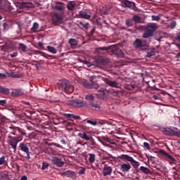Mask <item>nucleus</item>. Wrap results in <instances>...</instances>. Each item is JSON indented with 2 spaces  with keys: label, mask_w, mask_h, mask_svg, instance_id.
Returning <instances> with one entry per match:
<instances>
[{
  "label": "nucleus",
  "mask_w": 180,
  "mask_h": 180,
  "mask_svg": "<svg viewBox=\"0 0 180 180\" xmlns=\"http://www.w3.org/2000/svg\"><path fill=\"white\" fill-rule=\"evenodd\" d=\"M98 98H103L105 96V89H101L98 94H96Z\"/></svg>",
  "instance_id": "obj_34"
},
{
  "label": "nucleus",
  "mask_w": 180,
  "mask_h": 180,
  "mask_svg": "<svg viewBox=\"0 0 180 180\" xmlns=\"http://www.w3.org/2000/svg\"><path fill=\"white\" fill-rule=\"evenodd\" d=\"M77 82L83 85L84 88H87V89H99V84L95 82H91L89 83L88 81L85 79H79Z\"/></svg>",
  "instance_id": "obj_2"
},
{
  "label": "nucleus",
  "mask_w": 180,
  "mask_h": 180,
  "mask_svg": "<svg viewBox=\"0 0 180 180\" xmlns=\"http://www.w3.org/2000/svg\"><path fill=\"white\" fill-rule=\"evenodd\" d=\"M78 137H79L80 139H82V140H85L86 141H88L91 136L86 134V132L83 131L82 133L78 134Z\"/></svg>",
  "instance_id": "obj_20"
},
{
  "label": "nucleus",
  "mask_w": 180,
  "mask_h": 180,
  "mask_svg": "<svg viewBox=\"0 0 180 180\" xmlns=\"http://www.w3.org/2000/svg\"><path fill=\"white\" fill-rule=\"evenodd\" d=\"M162 133L165 136H176V131L168 127L163 129Z\"/></svg>",
  "instance_id": "obj_11"
},
{
  "label": "nucleus",
  "mask_w": 180,
  "mask_h": 180,
  "mask_svg": "<svg viewBox=\"0 0 180 180\" xmlns=\"http://www.w3.org/2000/svg\"><path fill=\"white\" fill-rule=\"evenodd\" d=\"M18 50H20L23 53L27 51V46L25 44L20 43L18 44Z\"/></svg>",
  "instance_id": "obj_28"
},
{
  "label": "nucleus",
  "mask_w": 180,
  "mask_h": 180,
  "mask_svg": "<svg viewBox=\"0 0 180 180\" xmlns=\"http://www.w3.org/2000/svg\"><path fill=\"white\" fill-rule=\"evenodd\" d=\"M89 162H91V164L95 162V157H96L95 154L89 153Z\"/></svg>",
  "instance_id": "obj_38"
},
{
  "label": "nucleus",
  "mask_w": 180,
  "mask_h": 180,
  "mask_svg": "<svg viewBox=\"0 0 180 180\" xmlns=\"http://www.w3.org/2000/svg\"><path fill=\"white\" fill-rule=\"evenodd\" d=\"M159 153L160 154H162V155H165V157H166V158H167L168 161H169V162H175V161H176V160H175V158L174 157H172L171 155H169V153L165 152V150L160 149L159 150Z\"/></svg>",
  "instance_id": "obj_9"
},
{
  "label": "nucleus",
  "mask_w": 180,
  "mask_h": 180,
  "mask_svg": "<svg viewBox=\"0 0 180 180\" xmlns=\"http://www.w3.org/2000/svg\"><path fill=\"white\" fill-rule=\"evenodd\" d=\"M58 123H62L63 124H68V123H67V120H64L63 118H58Z\"/></svg>",
  "instance_id": "obj_49"
},
{
  "label": "nucleus",
  "mask_w": 180,
  "mask_h": 180,
  "mask_svg": "<svg viewBox=\"0 0 180 180\" xmlns=\"http://www.w3.org/2000/svg\"><path fill=\"white\" fill-rule=\"evenodd\" d=\"M161 19V17L158 15H152V20H160Z\"/></svg>",
  "instance_id": "obj_51"
},
{
  "label": "nucleus",
  "mask_w": 180,
  "mask_h": 180,
  "mask_svg": "<svg viewBox=\"0 0 180 180\" xmlns=\"http://www.w3.org/2000/svg\"><path fill=\"white\" fill-rule=\"evenodd\" d=\"M87 123L91 124L92 126H96V124H98V122L96 121H92L91 120H88Z\"/></svg>",
  "instance_id": "obj_50"
},
{
  "label": "nucleus",
  "mask_w": 180,
  "mask_h": 180,
  "mask_svg": "<svg viewBox=\"0 0 180 180\" xmlns=\"http://www.w3.org/2000/svg\"><path fill=\"white\" fill-rule=\"evenodd\" d=\"M131 168V165H130V164L124 163L121 165L120 169L121 171H122V172H129Z\"/></svg>",
  "instance_id": "obj_18"
},
{
  "label": "nucleus",
  "mask_w": 180,
  "mask_h": 180,
  "mask_svg": "<svg viewBox=\"0 0 180 180\" xmlns=\"http://www.w3.org/2000/svg\"><path fill=\"white\" fill-rule=\"evenodd\" d=\"M131 165H133L134 168H138V167L140 165L139 162L136 161L135 160L132 161Z\"/></svg>",
  "instance_id": "obj_47"
},
{
  "label": "nucleus",
  "mask_w": 180,
  "mask_h": 180,
  "mask_svg": "<svg viewBox=\"0 0 180 180\" xmlns=\"http://www.w3.org/2000/svg\"><path fill=\"white\" fill-rule=\"evenodd\" d=\"M15 140H16L17 143H20V141H22V140H23V136L18 135V136L15 137Z\"/></svg>",
  "instance_id": "obj_48"
},
{
  "label": "nucleus",
  "mask_w": 180,
  "mask_h": 180,
  "mask_svg": "<svg viewBox=\"0 0 180 180\" xmlns=\"http://www.w3.org/2000/svg\"><path fill=\"white\" fill-rule=\"evenodd\" d=\"M52 22L56 26H58V25L63 23V17L57 13H53L52 15Z\"/></svg>",
  "instance_id": "obj_8"
},
{
  "label": "nucleus",
  "mask_w": 180,
  "mask_h": 180,
  "mask_svg": "<svg viewBox=\"0 0 180 180\" xmlns=\"http://www.w3.org/2000/svg\"><path fill=\"white\" fill-rule=\"evenodd\" d=\"M1 177L3 180H11V179L9 178V174H8V173H1Z\"/></svg>",
  "instance_id": "obj_42"
},
{
  "label": "nucleus",
  "mask_w": 180,
  "mask_h": 180,
  "mask_svg": "<svg viewBox=\"0 0 180 180\" xmlns=\"http://www.w3.org/2000/svg\"><path fill=\"white\" fill-rule=\"evenodd\" d=\"M146 29H151L150 30L151 32H153V33H154V32H155V30H157L158 29V26L157 25L156 23L149 22L146 25Z\"/></svg>",
  "instance_id": "obj_19"
},
{
  "label": "nucleus",
  "mask_w": 180,
  "mask_h": 180,
  "mask_svg": "<svg viewBox=\"0 0 180 180\" xmlns=\"http://www.w3.org/2000/svg\"><path fill=\"white\" fill-rule=\"evenodd\" d=\"M6 78V75L0 73V79H5Z\"/></svg>",
  "instance_id": "obj_63"
},
{
  "label": "nucleus",
  "mask_w": 180,
  "mask_h": 180,
  "mask_svg": "<svg viewBox=\"0 0 180 180\" xmlns=\"http://www.w3.org/2000/svg\"><path fill=\"white\" fill-rule=\"evenodd\" d=\"M10 56L12 58L18 57V51L13 52V53L10 54Z\"/></svg>",
  "instance_id": "obj_58"
},
{
  "label": "nucleus",
  "mask_w": 180,
  "mask_h": 180,
  "mask_svg": "<svg viewBox=\"0 0 180 180\" xmlns=\"http://www.w3.org/2000/svg\"><path fill=\"white\" fill-rule=\"evenodd\" d=\"M38 53H39V54H41V56H43V57H45V58H48V59H49V58H53V56L49 55V54H47V53H44V52H43V51H39Z\"/></svg>",
  "instance_id": "obj_41"
},
{
  "label": "nucleus",
  "mask_w": 180,
  "mask_h": 180,
  "mask_svg": "<svg viewBox=\"0 0 180 180\" xmlns=\"http://www.w3.org/2000/svg\"><path fill=\"white\" fill-rule=\"evenodd\" d=\"M62 88L66 94H72V92H74V86L68 82H65Z\"/></svg>",
  "instance_id": "obj_6"
},
{
  "label": "nucleus",
  "mask_w": 180,
  "mask_h": 180,
  "mask_svg": "<svg viewBox=\"0 0 180 180\" xmlns=\"http://www.w3.org/2000/svg\"><path fill=\"white\" fill-rule=\"evenodd\" d=\"M123 5L125 8H129V9H132V11H135L137 12L139 11V8L136 7V3L133 1H130L129 0H125L123 2Z\"/></svg>",
  "instance_id": "obj_7"
},
{
  "label": "nucleus",
  "mask_w": 180,
  "mask_h": 180,
  "mask_svg": "<svg viewBox=\"0 0 180 180\" xmlns=\"http://www.w3.org/2000/svg\"><path fill=\"white\" fill-rule=\"evenodd\" d=\"M19 148H20L21 151H23V153H29V147H27V145L25 143H20Z\"/></svg>",
  "instance_id": "obj_25"
},
{
  "label": "nucleus",
  "mask_w": 180,
  "mask_h": 180,
  "mask_svg": "<svg viewBox=\"0 0 180 180\" xmlns=\"http://www.w3.org/2000/svg\"><path fill=\"white\" fill-rule=\"evenodd\" d=\"M15 129L18 130V131L20 133V136H26V131H25V129L19 127H15Z\"/></svg>",
  "instance_id": "obj_40"
},
{
  "label": "nucleus",
  "mask_w": 180,
  "mask_h": 180,
  "mask_svg": "<svg viewBox=\"0 0 180 180\" xmlns=\"http://www.w3.org/2000/svg\"><path fill=\"white\" fill-rule=\"evenodd\" d=\"M112 53L118 57H124V53H123V51H121L120 49H115L112 50Z\"/></svg>",
  "instance_id": "obj_24"
},
{
  "label": "nucleus",
  "mask_w": 180,
  "mask_h": 180,
  "mask_svg": "<svg viewBox=\"0 0 180 180\" xmlns=\"http://www.w3.org/2000/svg\"><path fill=\"white\" fill-rule=\"evenodd\" d=\"M49 167V163L44 162L42 164L41 169H46Z\"/></svg>",
  "instance_id": "obj_56"
},
{
  "label": "nucleus",
  "mask_w": 180,
  "mask_h": 180,
  "mask_svg": "<svg viewBox=\"0 0 180 180\" xmlns=\"http://www.w3.org/2000/svg\"><path fill=\"white\" fill-rule=\"evenodd\" d=\"M68 105L73 106V108H82L84 102L79 99L70 100L68 101Z\"/></svg>",
  "instance_id": "obj_4"
},
{
  "label": "nucleus",
  "mask_w": 180,
  "mask_h": 180,
  "mask_svg": "<svg viewBox=\"0 0 180 180\" xmlns=\"http://www.w3.org/2000/svg\"><path fill=\"white\" fill-rule=\"evenodd\" d=\"M3 28L4 30H8V29H9V24L4 22L3 24Z\"/></svg>",
  "instance_id": "obj_54"
},
{
  "label": "nucleus",
  "mask_w": 180,
  "mask_h": 180,
  "mask_svg": "<svg viewBox=\"0 0 180 180\" xmlns=\"http://www.w3.org/2000/svg\"><path fill=\"white\" fill-rule=\"evenodd\" d=\"M35 63H37L36 64H34V67L37 68V70H39V68H40L41 65L39 63V61H35Z\"/></svg>",
  "instance_id": "obj_59"
},
{
  "label": "nucleus",
  "mask_w": 180,
  "mask_h": 180,
  "mask_svg": "<svg viewBox=\"0 0 180 180\" xmlns=\"http://www.w3.org/2000/svg\"><path fill=\"white\" fill-rule=\"evenodd\" d=\"M76 17L80 19H91V15L88 14L86 11H79V13L76 15Z\"/></svg>",
  "instance_id": "obj_12"
},
{
  "label": "nucleus",
  "mask_w": 180,
  "mask_h": 180,
  "mask_svg": "<svg viewBox=\"0 0 180 180\" xmlns=\"http://www.w3.org/2000/svg\"><path fill=\"white\" fill-rule=\"evenodd\" d=\"M79 174H80V175H84V174H85V169H80Z\"/></svg>",
  "instance_id": "obj_64"
},
{
  "label": "nucleus",
  "mask_w": 180,
  "mask_h": 180,
  "mask_svg": "<svg viewBox=\"0 0 180 180\" xmlns=\"http://www.w3.org/2000/svg\"><path fill=\"white\" fill-rule=\"evenodd\" d=\"M132 20L135 22V23H141V17L138 15H135L133 16Z\"/></svg>",
  "instance_id": "obj_30"
},
{
  "label": "nucleus",
  "mask_w": 180,
  "mask_h": 180,
  "mask_svg": "<svg viewBox=\"0 0 180 180\" xmlns=\"http://www.w3.org/2000/svg\"><path fill=\"white\" fill-rule=\"evenodd\" d=\"M25 93L22 91V89H14L11 92V95L13 96H22Z\"/></svg>",
  "instance_id": "obj_22"
},
{
  "label": "nucleus",
  "mask_w": 180,
  "mask_h": 180,
  "mask_svg": "<svg viewBox=\"0 0 180 180\" xmlns=\"http://www.w3.org/2000/svg\"><path fill=\"white\" fill-rule=\"evenodd\" d=\"M119 158H120V160H126L127 161H129V162L134 161V159H133L131 156H129V155H121L119 156Z\"/></svg>",
  "instance_id": "obj_23"
},
{
  "label": "nucleus",
  "mask_w": 180,
  "mask_h": 180,
  "mask_svg": "<svg viewBox=\"0 0 180 180\" xmlns=\"http://www.w3.org/2000/svg\"><path fill=\"white\" fill-rule=\"evenodd\" d=\"M88 141L90 142L91 146H96V142H95V139H94V137L91 136L89 137V139H88Z\"/></svg>",
  "instance_id": "obj_45"
},
{
  "label": "nucleus",
  "mask_w": 180,
  "mask_h": 180,
  "mask_svg": "<svg viewBox=\"0 0 180 180\" xmlns=\"http://www.w3.org/2000/svg\"><path fill=\"white\" fill-rule=\"evenodd\" d=\"M6 163V160H5V156H1L0 158V165H4Z\"/></svg>",
  "instance_id": "obj_46"
},
{
  "label": "nucleus",
  "mask_w": 180,
  "mask_h": 180,
  "mask_svg": "<svg viewBox=\"0 0 180 180\" xmlns=\"http://www.w3.org/2000/svg\"><path fill=\"white\" fill-rule=\"evenodd\" d=\"M68 43L71 47H75V46H78V41L74 38H70Z\"/></svg>",
  "instance_id": "obj_29"
},
{
  "label": "nucleus",
  "mask_w": 180,
  "mask_h": 180,
  "mask_svg": "<svg viewBox=\"0 0 180 180\" xmlns=\"http://www.w3.org/2000/svg\"><path fill=\"white\" fill-rule=\"evenodd\" d=\"M0 94H4V95H9V94H11V91L8 88L0 86Z\"/></svg>",
  "instance_id": "obj_26"
},
{
  "label": "nucleus",
  "mask_w": 180,
  "mask_h": 180,
  "mask_svg": "<svg viewBox=\"0 0 180 180\" xmlns=\"http://www.w3.org/2000/svg\"><path fill=\"white\" fill-rule=\"evenodd\" d=\"M98 141H100V143H101L102 144L103 143V141H102V140H104V141H109V138L106 137V136H102L101 139V137H97Z\"/></svg>",
  "instance_id": "obj_43"
},
{
  "label": "nucleus",
  "mask_w": 180,
  "mask_h": 180,
  "mask_svg": "<svg viewBox=\"0 0 180 180\" xmlns=\"http://www.w3.org/2000/svg\"><path fill=\"white\" fill-rule=\"evenodd\" d=\"M55 8L56 9V11H63L64 9V6L62 3L58 2L56 3Z\"/></svg>",
  "instance_id": "obj_33"
},
{
  "label": "nucleus",
  "mask_w": 180,
  "mask_h": 180,
  "mask_svg": "<svg viewBox=\"0 0 180 180\" xmlns=\"http://www.w3.org/2000/svg\"><path fill=\"white\" fill-rule=\"evenodd\" d=\"M84 64H85L88 68L92 67V63H90V62H88V61H86V60H85V61L84 62Z\"/></svg>",
  "instance_id": "obj_57"
},
{
  "label": "nucleus",
  "mask_w": 180,
  "mask_h": 180,
  "mask_svg": "<svg viewBox=\"0 0 180 180\" xmlns=\"http://www.w3.org/2000/svg\"><path fill=\"white\" fill-rule=\"evenodd\" d=\"M153 56H155V49H152L150 51H148L147 54H146V57H148V58L153 57Z\"/></svg>",
  "instance_id": "obj_36"
},
{
  "label": "nucleus",
  "mask_w": 180,
  "mask_h": 180,
  "mask_svg": "<svg viewBox=\"0 0 180 180\" xmlns=\"http://www.w3.org/2000/svg\"><path fill=\"white\" fill-rule=\"evenodd\" d=\"M63 116L68 119H74V120H81V117L79 115H75L74 114L63 113Z\"/></svg>",
  "instance_id": "obj_17"
},
{
  "label": "nucleus",
  "mask_w": 180,
  "mask_h": 180,
  "mask_svg": "<svg viewBox=\"0 0 180 180\" xmlns=\"http://www.w3.org/2000/svg\"><path fill=\"white\" fill-rule=\"evenodd\" d=\"M104 82L106 85H108V86H112V88H119V84L117 82L112 81L108 78L104 79Z\"/></svg>",
  "instance_id": "obj_13"
},
{
  "label": "nucleus",
  "mask_w": 180,
  "mask_h": 180,
  "mask_svg": "<svg viewBox=\"0 0 180 180\" xmlns=\"http://www.w3.org/2000/svg\"><path fill=\"white\" fill-rule=\"evenodd\" d=\"M143 147H145V148L148 149V150H150L151 148H150V143H147V142H144L143 143Z\"/></svg>",
  "instance_id": "obj_53"
},
{
  "label": "nucleus",
  "mask_w": 180,
  "mask_h": 180,
  "mask_svg": "<svg viewBox=\"0 0 180 180\" xmlns=\"http://www.w3.org/2000/svg\"><path fill=\"white\" fill-rule=\"evenodd\" d=\"M85 99L89 102V108H91L93 110H101V104L99 103V101L95 100L94 95L88 94L86 96Z\"/></svg>",
  "instance_id": "obj_1"
},
{
  "label": "nucleus",
  "mask_w": 180,
  "mask_h": 180,
  "mask_svg": "<svg viewBox=\"0 0 180 180\" xmlns=\"http://www.w3.org/2000/svg\"><path fill=\"white\" fill-rule=\"evenodd\" d=\"M37 29H39V23L34 22L32 27L31 28V32H32V33H36V32H37Z\"/></svg>",
  "instance_id": "obj_32"
},
{
  "label": "nucleus",
  "mask_w": 180,
  "mask_h": 180,
  "mask_svg": "<svg viewBox=\"0 0 180 180\" xmlns=\"http://www.w3.org/2000/svg\"><path fill=\"white\" fill-rule=\"evenodd\" d=\"M112 167L105 165L103 170V176H108V175H110L112 174Z\"/></svg>",
  "instance_id": "obj_16"
},
{
  "label": "nucleus",
  "mask_w": 180,
  "mask_h": 180,
  "mask_svg": "<svg viewBox=\"0 0 180 180\" xmlns=\"http://www.w3.org/2000/svg\"><path fill=\"white\" fill-rule=\"evenodd\" d=\"M8 143L12 147L14 151H16V148H18V141H16V136L8 135Z\"/></svg>",
  "instance_id": "obj_5"
},
{
  "label": "nucleus",
  "mask_w": 180,
  "mask_h": 180,
  "mask_svg": "<svg viewBox=\"0 0 180 180\" xmlns=\"http://www.w3.org/2000/svg\"><path fill=\"white\" fill-rule=\"evenodd\" d=\"M5 5L6 6L3 7L2 9L6 12H9V11H11V6L9 5V3H6Z\"/></svg>",
  "instance_id": "obj_44"
},
{
  "label": "nucleus",
  "mask_w": 180,
  "mask_h": 180,
  "mask_svg": "<svg viewBox=\"0 0 180 180\" xmlns=\"http://www.w3.org/2000/svg\"><path fill=\"white\" fill-rule=\"evenodd\" d=\"M46 49L48 51L52 53V54H57V49H56V48H54L53 46H47Z\"/></svg>",
  "instance_id": "obj_31"
},
{
  "label": "nucleus",
  "mask_w": 180,
  "mask_h": 180,
  "mask_svg": "<svg viewBox=\"0 0 180 180\" xmlns=\"http://www.w3.org/2000/svg\"><path fill=\"white\" fill-rule=\"evenodd\" d=\"M126 25L127 27H131L134 25V22H133V20L131 19H128L125 22Z\"/></svg>",
  "instance_id": "obj_39"
},
{
  "label": "nucleus",
  "mask_w": 180,
  "mask_h": 180,
  "mask_svg": "<svg viewBox=\"0 0 180 180\" xmlns=\"http://www.w3.org/2000/svg\"><path fill=\"white\" fill-rule=\"evenodd\" d=\"M153 35L154 33L153 32V31H151L150 29L146 28V30H145V32H143L142 37L143 39H150V37H153Z\"/></svg>",
  "instance_id": "obj_15"
},
{
  "label": "nucleus",
  "mask_w": 180,
  "mask_h": 180,
  "mask_svg": "<svg viewBox=\"0 0 180 180\" xmlns=\"http://www.w3.org/2000/svg\"><path fill=\"white\" fill-rule=\"evenodd\" d=\"M79 23L82 27L83 29H86V30H88V29H89V23L88 22L84 23L81 21H79Z\"/></svg>",
  "instance_id": "obj_37"
},
{
  "label": "nucleus",
  "mask_w": 180,
  "mask_h": 180,
  "mask_svg": "<svg viewBox=\"0 0 180 180\" xmlns=\"http://www.w3.org/2000/svg\"><path fill=\"white\" fill-rule=\"evenodd\" d=\"M0 105L1 106H4V105H6V100H0Z\"/></svg>",
  "instance_id": "obj_61"
},
{
  "label": "nucleus",
  "mask_w": 180,
  "mask_h": 180,
  "mask_svg": "<svg viewBox=\"0 0 180 180\" xmlns=\"http://www.w3.org/2000/svg\"><path fill=\"white\" fill-rule=\"evenodd\" d=\"M111 94H112L114 95V96H117V95H119V94H120V91L111 90Z\"/></svg>",
  "instance_id": "obj_55"
},
{
  "label": "nucleus",
  "mask_w": 180,
  "mask_h": 180,
  "mask_svg": "<svg viewBox=\"0 0 180 180\" xmlns=\"http://www.w3.org/2000/svg\"><path fill=\"white\" fill-rule=\"evenodd\" d=\"M75 6H77V4H75V1H69L67 4V8L68 11H74V9H75Z\"/></svg>",
  "instance_id": "obj_21"
},
{
  "label": "nucleus",
  "mask_w": 180,
  "mask_h": 180,
  "mask_svg": "<svg viewBox=\"0 0 180 180\" xmlns=\"http://www.w3.org/2000/svg\"><path fill=\"white\" fill-rule=\"evenodd\" d=\"M176 26V22L172 21L170 23V29H175V27Z\"/></svg>",
  "instance_id": "obj_52"
},
{
  "label": "nucleus",
  "mask_w": 180,
  "mask_h": 180,
  "mask_svg": "<svg viewBox=\"0 0 180 180\" xmlns=\"http://www.w3.org/2000/svg\"><path fill=\"white\" fill-rule=\"evenodd\" d=\"M134 46L135 49H140V50H142V51L147 50V49H148V44H144L143 42V40L140 39H136L134 41Z\"/></svg>",
  "instance_id": "obj_3"
},
{
  "label": "nucleus",
  "mask_w": 180,
  "mask_h": 180,
  "mask_svg": "<svg viewBox=\"0 0 180 180\" xmlns=\"http://www.w3.org/2000/svg\"><path fill=\"white\" fill-rule=\"evenodd\" d=\"M140 171H141V172H143L144 174H150V169L144 166L140 167Z\"/></svg>",
  "instance_id": "obj_35"
},
{
  "label": "nucleus",
  "mask_w": 180,
  "mask_h": 180,
  "mask_svg": "<svg viewBox=\"0 0 180 180\" xmlns=\"http://www.w3.org/2000/svg\"><path fill=\"white\" fill-rule=\"evenodd\" d=\"M129 89H130V91L136 88V84H130L129 85Z\"/></svg>",
  "instance_id": "obj_60"
},
{
  "label": "nucleus",
  "mask_w": 180,
  "mask_h": 180,
  "mask_svg": "<svg viewBox=\"0 0 180 180\" xmlns=\"http://www.w3.org/2000/svg\"><path fill=\"white\" fill-rule=\"evenodd\" d=\"M63 175H65V176H67L68 178H72V179H75V178H77V174L75 172L72 170H67L63 173Z\"/></svg>",
  "instance_id": "obj_14"
},
{
  "label": "nucleus",
  "mask_w": 180,
  "mask_h": 180,
  "mask_svg": "<svg viewBox=\"0 0 180 180\" xmlns=\"http://www.w3.org/2000/svg\"><path fill=\"white\" fill-rule=\"evenodd\" d=\"M96 79V76L93 75L90 77V82H94Z\"/></svg>",
  "instance_id": "obj_62"
},
{
  "label": "nucleus",
  "mask_w": 180,
  "mask_h": 180,
  "mask_svg": "<svg viewBox=\"0 0 180 180\" xmlns=\"http://www.w3.org/2000/svg\"><path fill=\"white\" fill-rule=\"evenodd\" d=\"M21 6L22 8L32 9V8H33V4L32 2H22Z\"/></svg>",
  "instance_id": "obj_27"
},
{
  "label": "nucleus",
  "mask_w": 180,
  "mask_h": 180,
  "mask_svg": "<svg viewBox=\"0 0 180 180\" xmlns=\"http://www.w3.org/2000/svg\"><path fill=\"white\" fill-rule=\"evenodd\" d=\"M52 162L59 168L61 167H64V161H63V160L58 157L53 158Z\"/></svg>",
  "instance_id": "obj_10"
}]
</instances>
